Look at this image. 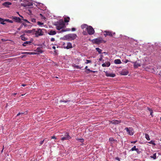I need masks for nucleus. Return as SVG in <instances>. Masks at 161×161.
Instances as JSON below:
<instances>
[{
	"mask_svg": "<svg viewBox=\"0 0 161 161\" xmlns=\"http://www.w3.org/2000/svg\"><path fill=\"white\" fill-rule=\"evenodd\" d=\"M40 16H41V17H43V16L42 15V14H40Z\"/></svg>",
	"mask_w": 161,
	"mask_h": 161,
	"instance_id": "obj_58",
	"label": "nucleus"
},
{
	"mask_svg": "<svg viewBox=\"0 0 161 161\" xmlns=\"http://www.w3.org/2000/svg\"><path fill=\"white\" fill-rule=\"evenodd\" d=\"M114 63L115 64H121L122 63L120 59H115L114 60Z\"/></svg>",
	"mask_w": 161,
	"mask_h": 161,
	"instance_id": "obj_22",
	"label": "nucleus"
},
{
	"mask_svg": "<svg viewBox=\"0 0 161 161\" xmlns=\"http://www.w3.org/2000/svg\"><path fill=\"white\" fill-rule=\"evenodd\" d=\"M151 158H153V159H155L156 158V153H154L153 154V156H151Z\"/></svg>",
	"mask_w": 161,
	"mask_h": 161,
	"instance_id": "obj_30",
	"label": "nucleus"
},
{
	"mask_svg": "<svg viewBox=\"0 0 161 161\" xmlns=\"http://www.w3.org/2000/svg\"><path fill=\"white\" fill-rule=\"evenodd\" d=\"M42 19H44L45 20L46 19V18L43 16V17H42Z\"/></svg>",
	"mask_w": 161,
	"mask_h": 161,
	"instance_id": "obj_55",
	"label": "nucleus"
},
{
	"mask_svg": "<svg viewBox=\"0 0 161 161\" xmlns=\"http://www.w3.org/2000/svg\"><path fill=\"white\" fill-rule=\"evenodd\" d=\"M23 25L25 26V27H26L27 26V24H25V23H23Z\"/></svg>",
	"mask_w": 161,
	"mask_h": 161,
	"instance_id": "obj_51",
	"label": "nucleus"
},
{
	"mask_svg": "<svg viewBox=\"0 0 161 161\" xmlns=\"http://www.w3.org/2000/svg\"><path fill=\"white\" fill-rule=\"evenodd\" d=\"M61 137H62L61 139L62 141H64V140L69 139L71 138L68 133H66L64 136L63 135H62Z\"/></svg>",
	"mask_w": 161,
	"mask_h": 161,
	"instance_id": "obj_5",
	"label": "nucleus"
},
{
	"mask_svg": "<svg viewBox=\"0 0 161 161\" xmlns=\"http://www.w3.org/2000/svg\"><path fill=\"white\" fill-rule=\"evenodd\" d=\"M87 26H88L86 24H82L81 26V27L82 29H84V28L86 29V28H87Z\"/></svg>",
	"mask_w": 161,
	"mask_h": 161,
	"instance_id": "obj_24",
	"label": "nucleus"
},
{
	"mask_svg": "<svg viewBox=\"0 0 161 161\" xmlns=\"http://www.w3.org/2000/svg\"><path fill=\"white\" fill-rule=\"evenodd\" d=\"M106 75L107 77H115V74L110 73H106Z\"/></svg>",
	"mask_w": 161,
	"mask_h": 161,
	"instance_id": "obj_12",
	"label": "nucleus"
},
{
	"mask_svg": "<svg viewBox=\"0 0 161 161\" xmlns=\"http://www.w3.org/2000/svg\"><path fill=\"white\" fill-rule=\"evenodd\" d=\"M31 41H26L24 42L23 44V45L24 46H26V45H30L31 44Z\"/></svg>",
	"mask_w": 161,
	"mask_h": 161,
	"instance_id": "obj_21",
	"label": "nucleus"
},
{
	"mask_svg": "<svg viewBox=\"0 0 161 161\" xmlns=\"http://www.w3.org/2000/svg\"><path fill=\"white\" fill-rule=\"evenodd\" d=\"M53 49H56V47H55V46H53Z\"/></svg>",
	"mask_w": 161,
	"mask_h": 161,
	"instance_id": "obj_57",
	"label": "nucleus"
},
{
	"mask_svg": "<svg viewBox=\"0 0 161 161\" xmlns=\"http://www.w3.org/2000/svg\"><path fill=\"white\" fill-rule=\"evenodd\" d=\"M108 36L110 37H112L115 34V33H113L112 32L110 31H107Z\"/></svg>",
	"mask_w": 161,
	"mask_h": 161,
	"instance_id": "obj_18",
	"label": "nucleus"
},
{
	"mask_svg": "<svg viewBox=\"0 0 161 161\" xmlns=\"http://www.w3.org/2000/svg\"><path fill=\"white\" fill-rule=\"evenodd\" d=\"M110 65V63L109 62H108L102 64V66L103 67H109Z\"/></svg>",
	"mask_w": 161,
	"mask_h": 161,
	"instance_id": "obj_17",
	"label": "nucleus"
},
{
	"mask_svg": "<svg viewBox=\"0 0 161 161\" xmlns=\"http://www.w3.org/2000/svg\"><path fill=\"white\" fill-rule=\"evenodd\" d=\"M129 73V72L127 71H121V74L123 75H127Z\"/></svg>",
	"mask_w": 161,
	"mask_h": 161,
	"instance_id": "obj_19",
	"label": "nucleus"
},
{
	"mask_svg": "<svg viewBox=\"0 0 161 161\" xmlns=\"http://www.w3.org/2000/svg\"><path fill=\"white\" fill-rule=\"evenodd\" d=\"M23 23L22 24H21V25L20 26V28H21L23 27Z\"/></svg>",
	"mask_w": 161,
	"mask_h": 161,
	"instance_id": "obj_54",
	"label": "nucleus"
},
{
	"mask_svg": "<svg viewBox=\"0 0 161 161\" xmlns=\"http://www.w3.org/2000/svg\"><path fill=\"white\" fill-rule=\"evenodd\" d=\"M35 31V30L33 29L32 30H25V31L24 32L25 33H30V34H33Z\"/></svg>",
	"mask_w": 161,
	"mask_h": 161,
	"instance_id": "obj_10",
	"label": "nucleus"
},
{
	"mask_svg": "<svg viewBox=\"0 0 161 161\" xmlns=\"http://www.w3.org/2000/svg\"><path fill=\"white\" fill-rule=\"evenodd\" d=\"M70 102L69 100H60V102H64V103H68V102Z\"/></svg>",
	"mask_w": 161,
	"mask_h": 161,
	"instance_id": "obj_27",
	"label": "nucleus"
},
{
	"mask_svg": "<svg viewBox=\"0 0 161 161\" xmlns=\"http://www.w3.org/2000/svg\"><path fill=\"white\" fill-rule=\"evenodd\" d=\"M44 140L42 141H41L40 142V145H42L43 144V143H44Z\"/></svg>",
	"mask_w": 161,
	"mask_h": 161,
	"instance_id": "obj_44",
	"label": "nucleus"
},
{
	"mask_svg": "<svg viewBox=\"0 0 161 161\" xmlns=\"http://www.w3.org/2000/svg\"><path fill=\"white\" fill-rule=\"evenodd\" d=\"M4 21H8V22L10 23H13V20H10L9 19H5Z\"/></svg>",
	"mask_w": 161,
	"mask_h": 161,
	"instance_id": "obj_34",
	"label": "nucleus"
},
{
	"mask_svg": "<svg viewBox=\"0 0 161 161\" xmlns=\"http://www.w3.org/2000/svg\"><path fill=\"white\" fill-rule=\"evenodd\" d=\"M125 130L127 132L128 134L130 135H132L134 134V131L132 127H126Z\"/></svg>",
	"mask_w": 161,
	"mask_h": 161,
	"instance_id": "obj_4",
	"label": "nucleus"
},
{
	"mask_svg": "<svg viewBox=\"0 0 161 161\" xmlns=\"http://www.w3.org/2000/svg\"><path fill=\"white\" fill-rule=\"evenodd\" d=\"M147 109L148 110H149V112H150V113L151 112H152V111H153V110L149 108V107H147Z\"/></svg>",
	"mask_w": 161,
	"mask_h": 161,
	"instance_id": "obj_42",
	"label": "nucleus"
},
{
	"mask_svg": "<svg viewBox=\"0 0 161 161\" xmlns=\"http://www.w3.org/2000/svg\"><path fill=\"white\" fill-rule=\"evenodd\" d=\"M23 19V20H24V21L26 22V23H30V22H29V21H28V20H27V19Z\"/></svg>",
	"mask_w": 161,
	"mask_h": 161,
	"instance_id": "obj_43",
	"label": "nucleus"
},
{
	"mask_svg": "<svg viewBox=\"0 0 161 161\" xmlns=\"http://www.w3.org/2000/svg\"><path fill=\"white\" fill-rule=\"evenodd\" d=\"M4 20L3 19L1 18H0V22H1V24H2L3 25L5 24V23H4Z\"/></svg>",
	"mask_w": 161,
	"mask_h": 161,
	"instance_id": "obj_31",
	"label": "nucleus"
},
{
	"mask_svg": "<svg viewBox=\"0 0 161 161\" xmlns=\"http://www.w3.org/2000/svg\"><path fill=\"white\" fill-rule=\"evenodd\" d=\"M102 59V57H101L99 59V61H101Z\"/></svg>",
	"mask_w": 161,
	"mask_h": 161,
	"instance_id": "obj_59",
	"label": "nucleus"
},
{
	"mask_svg": "<svg viewBox=\"0 0 161 161\" xmlns=\"http://www.w3.org/2000/svg\"><path fill=\"white\" fill-rule=\"evenodd\" d=\"M78 140L81 142H83L84 141V140L83 139H78Z\"/></svg>",
	"mask_w": 161,
	"mask_h": 161,
	"instance_id": "obj_46",
	"label": "nucleus"
},
{
	"mask_svg": "<svg viewBox=\"0 0 161 161\" xmlns=\"http://www.w3.org/2000/svg\"><path fill=\"white\" fill-rule=\"evenodd\" d=\"M137 142L136 141H132L131 142V143H136V142Z\"/></svg>",
	"mask_w": 161,
	"mask_h": 161,
	"instance_id": "obj_53",
	"label": "nucleus"
},
{
	"mask_svg": "<svg viewBox=\"0 0 161 161\" xmlns=\"http://www.w3.org/2000/svg\"><path fill=\"white\" fill-rule=\"evenodd\" d=\"M134 64V67L135 68H137L141 66L142 64L141 62L139 60L135 62H132Z\"/></svg>",
	"mask_w": 161,
	"mask_h": 161,
	"instance_id": "obj_9",
	"label": "nucleus"
},
{
	"mask_svg": "<svg viewBox=\"0 0 161 161\" xmlns=\"http://www.w3.org/2000/svg\"><path fill=\"white\" fill-rule=\"evenodd\" d=\"M136 146H134L133 147H132L130 150V151H135L136 150Z\"/></svg>",
	"mask_w": 161,
	"mask_h": 161,
	"instance_id": "obj_32",
	"label": "nucleus"
},
{
	"mask_svg": "<svg viewBox=\"0 0 161 161\" xmlns=\"http://www.w3.org/2000/svg\"><path fill=\"white\" fill-rule=\"evenodd\" d=\"M86 31L88 34L90 35H92L94 34L95 31L92 26H89L86 28Z\"/></svg>",
	"mask_w": 161,
	"mask_h": 161,
	"instance_id": "obj_2",
	"label": "nucleus"
},
{
	"mask_svg": "<svg viewBox=\"0 0 161 161\" xmlns=\"http://www.w3.org/2000/svg\"><path fill=\"white\" fill-rule=\"evenodd\" d=\"M96 51L98 52V53L100 54L102 53V50L99 48H96Z\"/></svg>",
	"mask_w": 161,
	"mask_h": 161,
	"instance_id": "obj_26",
	"label": "nucleus"
},
{
	"mask_svg": "<svg viewBox=\"0 0 161 161\" xmlns=\"http://www.w3.org/2000/svg\"><path fill=\"white\" fill-rule=\"evenodd\" d=\"M39 52H40V53H42V51L41 50V51H39Z\"/></svg>",
	"mask_w": 161,
	"mask_h": 161,
	"instance_id": "obj_64",
	"label": "nucleus"
},
{
	"mask_svg": "<svg viewBox=\"0 0 161 161\" xmlns=\"http://www.w3.org/2000/svg\"><path fill=\"white\" fill-rule=\"evenodd\" d=\"M86 62L85 63L86 64H88V63H91L92 62V61H91V60H86Z\"/></svg>",
	"mask_w": 161,
	"mask_h": 161,
	"instance_id": "obj_36",
	"label": "nucleus"
},
{
	"mask_svg": "<svg viewBox=\"0 0 161 161\" xmlns=\"http://www.w3.org/2000/svg\"><path fill=\"white\" fill-rule=\"evenodd\" d=\"M145 137L148 140V141H149L150 139L149 135L147 134H145Z\"/></svg>",
	"mask_w": 161,
	"mask_h": 161,
	"instance_id": "obj_25",
	"label": "nucleus"
},
{
	"mask_svg": "<svg viewBox=\"0 0 161 161\" xmlns=\"http://www.w3.org/2000/svg\"><path fill=\"white\" fill-rule=\"evenodd\" d=\"M12 19H14V21H15L16 22H17L20 23V19L19 17L16 16H14L13 17Z\"/></svg>",
	"mask_w": 161,
	"mask_h": 161,
	"instance_id": "obj_11",
	"label": "nucleus"
},
{
	"mask_svg": "<svg viewBox=\"0 0 161 161\" xmlns=\"http://www.w3.org/2000/svg\"><path fill=\"white\" fill-rule=\"evenodd\" d=\"M104 32L105 33V34H104V36L105 37H106V36H108V33H107V31H105Z\"/></svg>",
	"mask_w": 161,
	"mask_h": 161,
	"instance_id": "obj_40",
	"label": "nucleus"
},
{
	"mask_svg": "<svg viewBox=\"0 0 161 161\" xmlns=\"http://www.w3.org/2000/svg\"><path fill=\"white\" fill-rule=\"evenodd\" d=\"M74 67H75L77 69H81V67L79 66V65H75L73 66Z\"/></svg>",
	"mask_w": 161,
	"mask_h": 161,
	"instance_id": "obj_33",
	"label": "nucleus"
},
{
	"mask_svg": "<svg viewBox=\"0 0 161 161\" xmlns=\"http://www.w3.org/2000/svg\"><path fill=\"white\" fill-rule=\"evenodd\" d=\"M16 94H17V93H14L13 95L14 96H15V95H16Z\"/></svg>",
	"mask_w": 161,
	"mask_h": 161,
	"instance_id": "obj_63",
	"label": "nucleus"
},
{
	"mask_svg": "<svg viewBox=\"0 0 161 161\" xmlns=\"http://www.w3.org/2000/svg\"><path fill=\"white\" fill-rule=\"evenodd\" d=\"M76 30V29L75 28H72V31H75Z\"/></svg>",
	"mask_w": 161,
	"mask_h": 161,
	"instance_id": "obj_50",
	"label": "nucleus"
},
{
	"mask_svg": "<svg viewBox=\"0 0 161 161\" xmlns=\"http://www.w3.org/2000/svg\"><path fill=\"white\" fill-rule=\"evenodd\" d=\"M95 72H96V71L92 70V71L91 72V73H95Z\"/></svg>",
	"mask_w": 161,
	"mask_h": 161,
	"instance_id": "obj_60",
	"label": "nucleus"
},
{
	"mask_svg": "<svg viewBox=\"0 0 161 161\" xmlns=\"http://www.w3.org/2000/svg\"><path fill=\"white\" fill-rule=\"evenodd\" d=\"M21 28H20V27H19L18 28H17V30L18 31H20L21 30Z\"/></svg>",
	"mask_w": 161,
	"mask_h": 161,
	"instance_id": "obj_56",
	"label": "nucleus"
},
{
	"mask_svg": "<svg viewBox=\"0 0 161 161\" xmlns=\"http://www.w3.org/2000/svg\"><path fill=\"white\" fill-rule=\"evenodd\" d=\"M31 21L33 23H35L36 22V19H31Z\"/></svg>",
	"mask_w": 161,
	"mask_h": 161,
	"instance_id": "obj_39",
	"label": "nucleus"
},
{
	"mask_svg": "<svg viewBox=\"0 0 161 161\" xmlns=\"http://www.w3.org/2000/svg\"><path fill=\"white\" fill-rule=\"evenodd\" d=\"M87 68H88L87 66H86V67H85V69H86V70H87V69H87Z\"/></svg>",
	"mask_w": 161,
	"mask_h": 161,
	"instance_id": "obj_62",
	"label": "nucleus"
},
{
	"mask_svg": "<svg viewBox=\"0 0 161 161\" xmlns=\"http://www.w3.org/2000/svg\"><path fill=\"white\" fill-rule=\"evenodd\" d=\"M109 141L110 142H116L117 141L116 140H114L113 138L112 137H110L109 138Z\"/></svg>",
	"mask_w": 161,
	"mask_h": 161,
	"instance_id": "obj_28",
	"label": "nucleus"
},
{
	"mask_svg": "<svg viewBox=\"0 0 161 161\" xmlns=\"http://www.w3.org/2000/svg\"><path fill=\"white\" fill-rule=\"evenodd\" d=\"M24 35L25 34L21 35L20 36V37H21L22 40L24 41H26L27 40V38L25 37Z\"/></svg>",
	"mask_w": 161,
	"mask_h": 161,
	"instance_id": "obj_20",
	"label": "nucleus"
},
{
	"mask_svg": "<svg viewBox=\"0 0 161 161\" xmlns=\"http://www.w3.org/2000/svg\"><path fill=\"white\" fill-rule=\"evenodd\" d=\"M129 61L128 60V59H126V60H125V61L124 62L125 63H128V62H129Z\"/></svg>",
	"mask_w": 161,
	"mask_h": 161,
	"instance_id": "obj_48",
	"label": "nucleus"
},
{
	"mask_svg": "<svg viewBox=\"0 0 161 161\" xmlns=\"http://www.w3.org/2000/svg\"><path fill=\"white\" fill-rule=\"evenodd\" d=\"M48 34L51 35H53L56 34V31H55L51 30L48 33Z\"/></svg>",
	"mask_w": 161,
	"mask_h": 161,
	"instance_id": "obj_15",
	"label": "nucleus"
},
{
	"mask_svg": "<svg viewBox=\"0 0 161 161\" xmlns=\"http://www.w3.org/2000/svg\"><path fill=\"white\" fill-rule=\"evenodd\" d=\"M22 86H23L24 87L26 85H25V84H22L21 85Z\"/></svg>",
	"mask_w": 161,
	"mask_h": 161,
	"instance_id": "obj_61",
	"label": "nucleus"
},
{
	"mask_svg": "<svg viewBox=\"0 0 161 161\" xmlns=\"http://www.w3.org/2000/svg\"><path fill=\"white\" fill-rule=\"evenodd\" d=\"M24 114V113H19L18 114H17V116H19V115H21L22 116V115Z\"/></svg>",
	"mask_w": 161,
	"mask_h": 161,
	"instance_id": "obj_41",
	"label": "nucleus"
},
{
	"mask_svg": "<svg viewBox=\"0 0 161 161\" xmlns=\"http://www.w3.org/2000/svg\"><path fill=\"white\" fill-rule=\"evenodd\" d=\"M37 24L39 25H42L43 24V23L40 22V21H38L37 22Z\"/></svg>",
	"mask_w": 161,
	"mask_h": 161,
	"instance_id": "obj_37",
	"label": "nucleus"
},
{
	"mask_svg": "<svg viewBox=\"0 0 161 161\" xmlns=\"http://www.w3.org/2000/svg\"><path fill=\"white\" fill-rule=\"evenodd\" d=\"M63 46L64 48H66L67 49H69V48H72V44L69 42H68L67 43H64L63 44Z\"/></svg>",
	"mask_w": 161,
	"mask_h": 161,
	"instance_id": "obj_6",
	"label": "nucleus"
},
{
	"mask_svg": "<svg viewBox=\"0 0 161 161\" xmlns=\"http://www.w3.org/2000/svg\"><path fill=\"white\" fill-rule=\"evenodd\" d=\"M115 159L117 160H118L119 161H120V159L118 157H117Z\"/></svg>",
	"mask_w": 161,
	"mask_h": 161,
	"instance_id": "obj_52",
	"label": "nucleus"
},
{
	"mask_svg": "<svg viewBox=\"0 0 161 161\" xmlns=\"http://www.w3.org/2000/svg\"><path fill=\"white\" fill-rule=\"evenodd\" d=\"M34 34H35L36 37H38V36H41L43 35V32L42 30L40 29H38L36 31L35 30V32Z\"/></svg>",
	"mask_w": 161,
	"mask_h": 161,
	"instance_id": "obj_7",
	"label": "nucleus"
},
{
	"mask_svg": "<svg viewBox=\"0 0 161 161\" xmlns=\"http://www.w3.org/2000/svg\"><path fill=\"white\" fill-rule=\"evenodd\" d=\"M55 41V39L53 38H52L51 39V41L53 42Z\"/></svg>",
	"mask_w": 161,
	"mask_h": 161,
	"instance_id": "obj_47",
	"label": "nucleus"
},
{
	"mask_svg": "<svg viewBox=\"0 0 161 161\" xmlns=\"http://www.w3.org/2000/svg\"><path fill=\"white\" fill-rule=\"evenodd\" d=\"M77 37V36L75 34H70L66 35V37L70 40H74V39H76Z\"/></svg>",
	"mask_w": 161,
	"mask_h": 161,
	"instance_id": "obj_3",
	"label": "nucleus"
},
{
	"mask_svg": "<svg viewBox=\"0 0 161 161\" xmlns=\"http://www.w3.org/2000/svg\"><path fill=\"white\" fill-rule=\"evenodd\" d=\"M22 53L25 54L26 55H32L34 54L35 53L34 52H23Z\"/></svg>",
	"mask_w": 161,
	"mask_h": 161,
	"instance_id": "obj_23",
	"label": "nucleus"
},
{
	"mask_svg": "<svg viewBox=\"0 0 161 161\" xmlns=\"http://www.w3.org/2000/svg\"><path fill=\"white\" fill-rule=\"evenodd\" d=\"M110 123L114 124H118L121 123L120 120H114L112 121H110Z\"/></svg>",
	"mask_w": 161,
	"mask_h": 161,
	"instance_id": "obj_13",
	"label": "nucleus"
},
{
	"mask_svg": "<svg viewBox=\"0 0 161 161\" xmlns=\"http://www.w3.org/2000/svg\"><path fill=\"white\" fill-rule=\"evenodd\" d=\"M51 139H56V138L55 136H52L51 137Z\"/></svg>",
	"mask_w": 161,
	"mask_h": 161,
	"instance_id": "obj_45",
	"label": "nucleus"
},
{
	"mask_svg": "<svg viewBox=\"0 0 161 161\" xmlns=\"http://www.w3.org/2000/svg\"><path fill=\"white\" fill-rule=\"evenodd\" d=\"M148 143L151 144H152L154 145H155V144L154 142L153 141H151L150 142H149Z\"/></svg>",
	"mask_w": 161,
	"mask_h": 161,
	"instance_id": "obj_35",
	"label": "nucleus"
},
{
	"mask_svg": "<svg viewBox=\"0 0 161 161\" xmlns=\"http://www.w3.org/2000/svg\"><path fill=\"white\" fill-rule=\"evenodd\" d=\"M65 24L63 20H60L56 24V29L58 30H60V32H64L69 31L70 30L69 28H66V29H63V28L65 26Z\"/></svg>",
	"mask_w": 161,
	"mask_h": 161,
	"instance_id": "obj_1",
	"label": "nucleus"
},
{
	"mask_svg": "<svg viewBox=\"0 0 161 161\" xmlns=\"http://www.w3.org/2000/svg\"><path fill=\"white\" fill-rule=\"evenodd\" d=\"M136 152L138 154H140L141 153L140 151L139 150L138 148H136V150H135Z\"/></svg>",
	"mask_w": 161,
	"mask_h": 161,
	"instance_id": "obj_38",
	"label": "nucleus"
},
{
	"mask_svg": "<svg viewBox=\"0 0 161 161\" xmlns=\"http://www.w3.org/2000/svg\"><path fill=\"white\" fill-rule=\"evenodd\" d=\"M12 3L10 2H6L3 3V5L6 7H8L9 5H11Z\"/></svg>",
	"mask_w": 161,
	"mask_h": 161,
	"instance_id": "obj_14",
	"label": "nucleus"
},
{
	"mask_svg": "<svg viewBox=\"0 0 161 161\" xmlns=\"http://www.w3.org/2000/svg\"><path fill=\"white\" fill-rule=\"evenodd\" d=\"M92 71V70H90L89 69H87L85 71V72L86 74H89L90 73H91V72Z\"/></svg>",
	"mask_w": 161,
	"mask_h": 161,
	"instance_id": "obj_29",
	"label": "nucleus"
},
{
	"mask_svg": "<svg viewBox=\"0 0 161 161\" xmlns=\"http://www.w3.org/2000/svg\"><path fill=\"white\" fill-rule=\"evenodd\" d=\"M103 42H105L101 38H98L94 40V42L96 44H99Z\"/></svg>",
	"mask_w": 161,
	"mask_h": 161,
	"instance_id": "obj_8",
	"label": "nucleus"
},
{
	"mask_svg": "<svg viewBox=\"0 0 161 161\" xmlns=\"http://www.w3.org/2000/svg\"><path fill=\"white\" fill-rule=\"evenodd\" d=\"M70 18L68 16H65L64 17V22L65 23H68L69 21Z\"/></svg>",
	"mask_w": 161,
	"mask_h": 161,
	"instance_id": "obj_16",
	"label": "nucleus"
},
{
	"mask_svg": "<svg viewBox=\"0 0 161 161\" xmlns=\"http://www.w3.org/2000/svg\"><path fill=\"white\" fill-rule=\"evenodd\" d=\"M153 111H152L150 113V114L152 117L153 116Z\"/></svg>",
	"mask_w": 161,
	"mask_h": 161,
	"instance_id": "obj_49",
	"label": "nucleus"
}]
</instances>
